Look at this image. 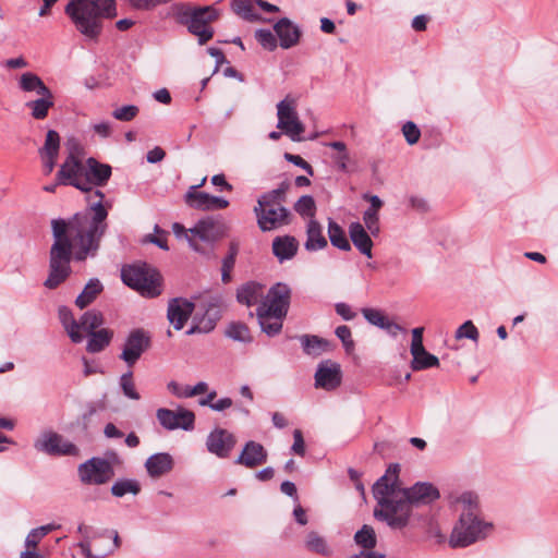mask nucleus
<instances>
[{
  "label": "nucleus",
  "mask_w": 558,
  "mask_h": 558,
  "mask_svg": "<svg viewBox=\"0 0 558 558\" xmlns=\"http://www.w3.org/2000/svg\"><path fill=\"white\" fill-rule=\"evenodd\" d=\"M104 198V193L96 190L88 196L84 211L70 219L51 221L53 243L49 252V274L44 282L47 289H56L69 278L72 259L83 262L96 256L108 227Z\"/></svg>",
  "instance_id": "f257e3e1"
},
{
  "label": "nucleus",
  "mask_w": 558,
  "mask_h": 558,
  "mask_svg": "<svg viewBox=\"0 0 558 558\" xmlns=\"http://www.w3.org/2000/svg\"><path fill=\"white\" fill-rule=\"evenodd\" d=\"M400 464L392 463L373 486L378 507L374 517L392 529H402L409 523L412 507L427 505L439 498L438 489L430 483L417 482L403 488L399 480Z\"/></svg>",
  "instance_id": "f03ea898"
},
{
  "label": "nucleus",
  "mask_w": 558,
  "mask_h": 558,
  "mask_svg": "<svg viewBox=\"0 0 558 558\" xmlns=\"http://www.w3.org/2000/svg\"><path fill=\"white\" fill-rule=\"evenodd\" d=\"M450 505L456 512H460L459 521L449 537L450 547L463 548L486 537L492 530V524L480 518L476 494L472 492L451 494Z\"/></svg>",
  "instance_id": "7ed1b4c3"
},
{
  "label": "nucleus",
  "mask_w": 558,
  "mask_h": 558,
  "mask_svg": "<svg viewBox=\"0 0 558 558\" xmlns=\"http://www.w3.org/2000/svg\"><path fill=\"white\" fill-rule=\"evenodd\" d=\"M64 13L86 41L97 43L104 31V20H112L118 15L117 1L70 0Z\"/></svg>",
  "instance_id": "20e7f679"
},
{
  "label": "nucleus",
  "mask_w": 558,
  "mask_h": 558,
  "mask_svg": "<svg viewBox=\"0 0 558 558\" xmlns=\"http://www.w3.org/2000/svg\"><path fill=\"white\" fill-rule=\"evenodd\" d=\"M289 184L282 182L277 189L262 194L253 211L258 228L264 231L277 230L290 223L291 214L282 203L284 202Z\"/></svg>",
  "instance_id": "39448f33"
},
{
  "label": "nucleus",
  "mask_w": 558,
  "mask_h": 558,
  "mask_svg": "<svg viewBox=\"0 0 558 558\" xmlns=\"http://www.w3.org/2000/svg\"><path fill=\"white\" fill-rule=\"evenodd\" d=\"M170 14L179 24L186 26L191 34L197 36L199 45H204L213 38L214 29L210 23L218 17V11L214 7L175 3L170 8Z\"/></svg>",
  "instance_id": "423d86ee"
},
{
  "label": "nucleus",
  "mask_w": 558,
  "mask_h": 558,
  "mask_svg": "<svg viewBox=\"0 0 558 558\" xmlns=\"http://www.w3.org/2000/svg\"><path fill=\"white\" fill-rule=\"evenodd\" d=\"M121 277L126 286L138 291L143 296L155 298L161 293L160 274L146 264L123 267Z\"/></svg>",
  "instance_id": "0eeeda50"
},
{
  "label": "nucleus",
  "mask_w": 558,
  "mask_h": 558,
  "mask_svg": "<svg viewBox=\"0 0 558 558\" xmlns=\"http://www.w3.org/2000/svg\"><path fill=\"white\" fill-rule=\"evenodd\" d=\"M83 149L78 144L70 146V153L57 172L58 183L71 185L87 193L86 161L83 162Z\"/></svg>",
  "instance_id": "6e6552de"
},
{
  "label": "nucleus",
  "mask_w": 558,
  "mask_h": 558,
  "mask_svg": "<svg viewBox=\"0 0 558 558\" xmlns=\"http://www.w3.org/2000/svg\"><path fill=\"white\" fill-rule=\"evenodd\" d=\"M225 225L217 219H201L190 229L189 245L193 251L208 255L214 251V244L225 235Z\"/></svg>",
  "instance_id": "1a4fd4ad"
},
{
  "label": "nucleus",
  "mask_w": 558,
  "mask_h": 558,
  "mask_svg": "<svg viewBox=\"0 0 558 558\" xmlns=\"http://www.w3.org/2000/svg\"><path fill=\"white\" fill-rule=\"evenodd\" d=\"M277 117V128L292 141H301V135L304 133L305 126L299 119L295 100L290 97H286L283 100L278 102Z\"/></svg>",
  "instance_id": "9d476101"
},
{
  "label": "nucleus",
  "mask_w": 558,
  "mask_h": 558,
  "mask_svg": "<svg viewBox=\"0 0 558 558\" xmlns=\"http://www.w3.org/2000/svg\"><path fill=\"white\" fill-rule=\"evenodd\" d=\"M150 345L151 335L149 331L143 328L132 329L122 344L119 357L129 367H133Z\"/></svg>",
  "instance_id": "9b49d317"
},
{
  "label": "nucleus",
  "mask_w": 558,
  "mask_h": 558,
  "mask_svg": "<svg viewBox=\"0 0 558 558\" xmlns=\"http://www.w3.org/2000/svg\"><path fill=\"white\" fill-rule=\"evenodd\" d=\"M77 474L85 485H104L113 477L114 471L106 459L93 457L78 465Z\"/></svg>",
  "instance_id": "f8f14e48"
},
{
  "label": "nucleus",
  "mask_w": 558,
  "mask_h": 558,
  "mask_svg": "<svg viewBox=\"0 0 558 558\" xmlns=\"http://www.w3.org/2000/svg\"><path fill=\"white\" fill-rule=\"evenodd\" d=\"M290 295V288L286 283L278 282L269 289L256 311L283 318L288 313Z\"/></svg>",
  "instance_id": "ddd939ff"
},
{
  "label": "nucleus",
  "mask_w": 558,
  "mask_h": 558,
  "mask_svg": "<svg viewBox=\"0 0 558 558\" xmlns=\"http://www.w3.org/2000/svg\"><path fill=\"white\" fill-rule=\"evenodd\" d=\"M156 417L159 424L167 430L178 428L192 430L194 428V413L182 407H178L175 410L160 408L156 412Z\"/></svg>",
  "instance_id": "4468645a"
},
{
  "label": "nucleus",
  "mask_w": 558,
  "mask_h": 558,
  "mask_svg": "<svg viewBox=\"0 0 558 558\" xmlns=\"http://www.w3.org/2000/svg\"><path fill=\"white\" fill-rule=\"evenodd\" d=\"M34 447L38 451L51 456H76L78 453V449L74 444L53 432L41 434L35 441Z\"/></svg>",
  "instance_id": "2eb2a0df"
},
{
  "label": "nucleus",
  "mask_w": 558,
  "mask_h": 558,
  "mask_svg": "<svg viewBox=\"0 0 558 558\" xmlns=\"http://www.w3.org/2000/svg\"><path fill=\"white\" fill-rule=\"evenodd\" d=\"M235 444V436L229 430L220 427L213 429L206 438V448L208 452L220 459L228 458Z\"/></svg>",
  "instance_id": "dca6fc26"
},
{
  "label": "nucleus",
  "mask_w": 558,
  "mask_h": 558,
  "mask_svg": "<svg viewBox=\"0 0 558 558\" xmlns=\"http://www.w3.org/2000/svg\"><path fill=\"white\" fill-rule=\"evenodd\" d=\"M206 181L204 178L199 184L203 185ZM196 186H192L190 191L185 195V201L192 208L199 210H215V209H223L228 207L229 202L222 197L213 196L205 192H197Z\"/></svg>",
  "instance_id": "f3484780"
},
{
  "label": "nucleus",
  "mask_w": 558,
  "mask_h": 558,
  "mask_svg": "<svg viewBox=\"0 0 558 558\" xmlns=\"http://www.w3.org/2000/svg\"><path fill=\"white\" fill-rule=\"evenodd\" d=\"M341 384L340 365L330 360L318 364L315 373V386L325 390H333Z\"/></svg>",
  "instance_id": "a211bd4d"
},
{
  "label": "nucleus",
  "mask_w": 558,
  "mask_h": 558,
  "mask_svg": "<svg viewBox=\"0 0 558 558\" xmlns=\"http://www.w3.org/2000/svg\"><path fill=\"white\" fill-rule=\"evenodd\" d=\"M194 303L182 298L169 301L167 317L175 330H181L194 311Z\"/></svg>",
  "instance_id": "6ab92c4d"
},
{
  "label": "nucleus",
  "mask_w": 558,
  "mask_h": 558,
  "mask_svg": "<svg viewBox=\"0 0 558 558\" xmlns=\"http://www.w3.org/2000/svg\"><path fill=\"white\" fill-rule=\"evenodd\" d=\"M274 31L279 39L280 47L290 49L300 41L302 31L290 19L282 17L275 25Z\"/></svg>",
  "instance_id": "aec40b11"
},
{
  "label": "nucleus",
  "mask_w": 558,
  "mask_h": 558,
  "mask_svg": "<svg viewBox=\"0 0 558 558\" xmlns=\"http://www.w3.org/2000/svg\"><path fill=\"white\" fill-rule=\"evenodd\" d=\"M267 458L268 453L264 446L254 440H250L244 445L241 453L235 460V463L248 469H254L264 464L267 461Z\"/></svg>",
  "instance_id": "412c9836"
},
{
  "label": "nucleus",
  "mask_w": 558,
  "mask_h": 558,
  "mask_svg": "<svg viewBox=\"0 0 558 558\" xmlns=\"http://www.w3.org/2000/svg\"><path fill=\"white\" fill-rule=\"evenodd\" d=\"M87 193L92 192L95 186H104L111 177V167L100 163L90 157L86 160Z\"/></svg>",
  "instance_id": "4be33fe9"
},
{
  "label": "nucleus",
  "mask_w": 558,
  "mask_h": 558,
  "mask_svg": "<svg viewBox=\"0 0 558 558\" xmlns=\"http://www.w3.org/2000/svg\"><path fill=\"white\" fill-rule=\"evenodd\" d=\"M99 541H106L108 543L106 549H96L95 551H92L90 542L86 539L78 544L82 554L86 558H104L108 554L112 553L120 545L119 535L116 531H110L102 535H99Z\"/></svg>",
  "instance_id": "5701e85b"
},
{
  "label": "nucleus",
  "mask_w": 558,
  "mask_h": 558,
  "mask_svg": "<svg viewBox=\"0 0 558 558\" xmlns=\"http://www.w3.org/2000/svg\"><path fill=\"white\" fill-rule=\"evenodd\" d=\"M349 235L353 243V245L356 247V250L365 255L366 257L371 258L373 256L372 248H373V241L371 239V233L367 232L364 228V226L360 222H352L349 226Z\"/></svg>",
  "instance_id": "b1692460"
},
{
  "label": "nucleus",
  "mask_w": 558,
  "mask_h": 558,
  "mask_svg": "<svg viewBox=\"0 0 558 558\" xmlns=\"http://www.w3.org/2000/svg\"><path fill=\"white\" fill-rule=\"evenodd\" d=\"M298 250L299 242L292 235L277 236L272 241V253L279 259V262L293 258Z\"/></svg>",
  "instance_id": "393cba45"
},
{
  "label": "nucleus",
  "mask_w": 558,
  "mask_h": 558,
  "mask_svg": "<svg viewBox=\"0 0 558 558\" xmlns=\"http://www.w3.org/2000/svg\"><path fill=\"white\" fill-rule=\"evenodd\" d=\"M362 314L369 324L386 330L393 337L402 330L398 324L391 322L380 310L366 307L362 310Z\"/></svg>",
  "instance_id": "a878e982"
},
{
  "label": "nucleus",
  "mask_w": 558,
  "mask_h": 558,
  "mask_svg": "<svg viewBox=\"0 0 558 558\" xmlns=\"http://www.w3.org/2000/svg\"><path fill=\"white\" fill-rule=\"evenodd\" d=\"M145 468L149 476L160 477L172 470L173 459L166 452L155 453L146 460Z\"/></svg>",
  "instance_id": "bb28decb"
},
{
  "label": "nucleus",
  "mask_w": 558,
  "mask_h": 558,
  "mask_svg": "<svg viewBox=\"0 0 558 558\" xmlns=\"http://www.w3.org/2000/svg\"><path fill=\"white\" fill-rule=\"evenodd\" d=\"M327 240L323 234L322 225L315 220L310 219L306 225V241L304 247L308 252L323 250L327 246Z\"/></svg>",
  "instance_id": "cd10ccee"
},
{
  "label": "nucleus",
  "mask_w": 558,
  "mask_h": 558,
  "mask_svg": "<svg viewBox=\"0 0 558 558\" xmlns=\"http://www.w3.org/2000/svg\"><path fill=\"white\" fill-rule=\"evenodd\" d=\"M59 319L66 330L68 336L74 343H81L84 335L80 331L78 320H76L70 308L66 306L59 307Z\"/></svg>",
  "instance_id": "c85d7f7f"
},
{
  "label": "nucleus",
  "mask_w": 558,
  "mask_h": 558,
  "mask_svg": "<svg viewBox=\"0 0 558 558\" xmlns=\"http://www.w3.org/2000/svg\"><path fill=\"white\" fill-rule=\"evenodd\" d=\"M264 287L257 282L250 281L241 286L236 291V300L246 306L256 304L263 296Z\"/></svg>",
  "instance_id": "c756f323"
},
{
  "label": "nucleus",
  "mask_w": 558,
  "mask_h": 558,
  "mask_svg": "<svg viewBox=\"0 0 558 558\" xmlns=\"http://www.w3.org/2000/svg\"><path fill=\"white\" fill-rule=\"evenodd\" d=\"M19 87L25 93H35L38 96L47 95L51 92L44 81L33 72H25L20 76Z\"/></svg>",
  "instance_id": "7c9ffc66"
},
{
  "label": "nucleus",
  "mask_w": 558,
  "mask_h": 558,
  "mask_svg": "<svg viewBox=\"0 0 558 558\" xmlns=\"http://www.w3.org/2000/svg\"><path fill=\"white\" fill-rule=\"evenodd\" d=\"M52 92L41 95L35 100H29L25 106L31 110V116L35 120H44L48 117L49 110L53 107Z\"/></svg>",
  "instance_id": "2f4dec72"
},
{
  "label": "nucleus",
  "mask_w": 558,
  "mask_h": 558,
  "mask_svg": "<svg viewBox=\"0 0 558 558\" xmlns=\"http://www.w3.org/2000/svg\"><path fill=\"white\" fill-rule=\"evenodd\" d=\"M88 337L86 350L90 353H97L109 345L113 332L110 329L102 328L88 333Z\"/></svg>",
  "instance_id": "473e14b6"
},
{
  "label": "nucleus",
  "mask_w": 558,
  "mask_h": 558,
  "mask_svg": "<svg viewBox=\"0 0 558 558\" xmlns=\"http://www.w3.org/2000/svg\"><path fill=\"white\" fill-rule=\"evenodd\" d=\"M305 547L307 550L325 557L332 555V548L328 544L327 539L315 531L307 533L305 538Z\"/></svg>",
  "instance_id": "72a5a7b5"
},
{
  "label": "nucleus",
  "mask_w": 558,
  "mask_h": 558,
  "mask_svg": "<svg viewBox=\"0 0 558 558\" xmlns=\"http://www.w3.org/2000/svg\"><path fill=\"white\" fill-rule=\"evenodd\" d=\"M328 236L332 246L345 252L351 250V244L344 230L330 218L328 220Z\"/></svg>",
  "instance_id": "f704fd0d"
},
{
  "label": "nucleus",
  "mask_w": 558,
  "mask_h": 558,
  "mask_svg": "<svg viewBox=\"0 0 558 558\" xmlns=\"http://www.w3.org/2000/svg\"><path fill=\"white\" fill-rule=\"evenodd\" d=\"M102 291V284L98 279H90L85 286L82 293L76 298L75 304L81 310L88 306L96 296Z\"/></svg>",
  "instance_id": "c9c22d12"
},
{
  "label": "nucleus",
  "mask_w": 558,
  "mask_h": 558,
  "mask_svg": "<svg viewBox=\"0 0 558 558\" xmlns=\"http://www.w3.org/2000/svg\"><path fill=\"white\" fill-rule=\"evenodd\" d=\"M102 324L104 316L99 311L96 310L85 312L78 320L80 331L83 335L84 332L88 335L93 331H97L96 329L100 327Z\"/></svg>",
  "instance_id": "e433bc0d"
},
{
  "label": "nucleus",
  "mask_w": 558,
  "mask_h": 558,
  "mask_svg": "<svg viewBox=\"0 0 558 558\" xmlns=\"http://www.w3.org/2000/svg\"><path fill=\"white\" fill-rule=\"evenodd\" d=\"M304 352L307 355L317 356L325 352L329 345L328 341L317 336L304 335L300 337Z\"/></svg>",
  "instance_id": "4c0bfd02"
},
{
  "label": "nucleus",
  "mask_w": 558,
  "mask_h": 558,
  "mask_svg": "<svg viewBox=\"0 0 558 558\" xmlns=\"http://www.w3.org/2000/svg\"><path fill=\"white\" fill-rule=\"evenodd\" d=\"M262 330L269 337L278 335L282 329V318L256 311Z\"/></svg>",
  "instance_id": "58836bf2"
},
{
  "label": "nucleus",
  "mask_w": 558,
  "mask_h": 558,
  "mask_svg": "<svg viewBox=\"0 0 558 558\" xmlns=\"http://www.w3.org/2000/svg\"><path fill=\"white\" fill-rule=\"evenodd\" d=\"M412 356L413 360L411 366L414 371L426 369L439 365L438 357L427 352L425 348L415 354H412Z\"/></svg>",
  "instance_id": "ea45409f"
},
{
  "label": "nucleus",
  "mask_w": 558,
  "mask_h": 558,
  "mask_svg": "<svg viewBox=\"0 0 558 558\" xmlns=\"http://www.w3.org/2000/svg\"><path fill=\"white\" fill-rule=\"evenodd\" d=\"M355 543L364 549H372L376 546V534L372 526L364 524L354 535Z\"/></svg>",
  "instance_id": "a19ab883"
},
{
  "label": "nucleus",
  "mask_w": 558,
  "mask_h": 558,
  "mask_svg": "<svg viewBox=\"0 0 558 558\" xmlns=\"http://www.w3.org/2000/svg\"><path fill=\"white\" fill-rule=\"evenodd\" d=\"M140 490V484L134 480H119L111 486V494L116 497H123L126 494L137 495Z\"/></svg>",
  "instance_id": "79ce46f5"
},
{
  "label": "nucleus",
  "mask_w": 558,
  "mask_h": 558,
  "mask_svg": "<svg viewBox=\"0 0 558 558\" xmlns=\"http://www.w3.org/2000/svg\"><path fill=\"white\" fill-rule=\"evenodd\" d=\"M294 210L304 218L314 219L316 204L311 195L301 196L294 204Z\"/></svg>",
  "instance_id": "37998d69"
},
{
  "label": "nucleus",
  "mask_w": 558,
  "mask_h": 558,
  "mask_svg": "<svg viewBox=\"0 0 558 558\" xmlns=\"http://www.w3.org/2000/svg\"><path fill=\"white\" fill-rule=\"evenodd\" d=\"M226 335L232 340L240 342H250L252 340L248 327L242 323L230 324Z\"/></svg>",
  "instance_id": "c03bdc74"
},
{
  "label": "nucleus",
  "mask_w": 558,
  "mask_h": 558,
  "mask_svg": "<svg viewBox=\"0 0 558 558\" xmlns=\"http://www.w3.org/2000/svg\"><path fill=\"white\" fill-rule=\"evenodd\" d=\"M120 387L123 395L131 400H140L141 396L136 390L135 383L133 380V373L129 371L121 375L120 377Z\"/></svg>",
  "instance_id": "a18cd8bd"
},
{
  "label": "nucleus",
  "mask_w": 558,
  "mask_h": 558,
  "mask_svg": "<svg viewBox=\"0 0 558 558\" xmlns=\"http://www.w3.org/2000/svg\"><path fill=\"white\" fill-rule=\"evenodd\" d=\"M60 136L54 130H49L46 135L44 146L39 149V155H59Z\"/></svg>",
  "instance_id": "49530a36"
},
{
  "label": "nucleus",
  "mask_w": 558,
  "mask_h": 558,
  "mask_svg": "<svg viewBox=\"0 0 558 558\" xmlns=\"http://www.w3.org/2000/svg\"><path fill=\"white\" fill-rule=\"evenodd\" d=\"M454 338L457 340L470 339L474 342H477L480 332L472 320H466L456 330Z\"/></svg>",
  "instance_id": "de8ad7c7"
},
{
  "label": "nucleus",
  "mask_w": 558,
  "mask_h": 558,
  "mask_svg": "<svg viewBox=\"0 0 558 558\" xmlns=\"http://www.w3.org/2000/svg\"><path fill=\"white\" fill-rule=\"evenodd\" d=\"M255 38L266 50L274 51L278 46L277 37L269 29H257Z\"/></svg>",
  "instance_id": "09e8293b"
},
{
  "label": "nucleus",
  "mask_w": 558,
  "mask_h": 558,
  "mask_svg": "<svg viewBox=\"0 0 558 558\" xmlns=\"http://www.w3.org/2000/svg\"><path fill=\"white\" fill-rule=\"evenodd\" d=\"M363 221H364V225H365V227H364L365 230L367 229V231L373 236H377L379 234L380 227H379V216H378V213L365 210L364 214H363Z\"/></svg>",
  "instance_id": "8fccbe9b"
},
{
  "label": "nucleus",
  "mask_w": 558,
  "mask_h": 558,
  "mask_svg": "<svg viewBox=\"0 0 558 558\" xmlns=\"http://www.w3.org/2000/svg\"><path fill=\"white\" fill-rule=\"evenodd\" d=\"M233 11L242 17L253 21L257 16L252 12L251 0H232Z\"/></svg>",
  "instance_id": "3c124183"
},
{
  "label": "nucleus",
  "mask_w": 558,
  "mask_h": 558,
  "mask_svg": "<svg viewBox=\"0 0 558 558\" xmlns=\"http://www.w3.org/2000/svg\"><path fill=\"white\" fill-rule=\"evenodd\" d=\"M138 113V108L134 105H126L120 108H117L112 112V117L119 121H131Z\"/></svg>",
  "instance_id": "603ef678"
},
{
  "label": "nucleus",
  "mask_w": 558,
  "mask_h": 558,
  "mask_svg": "<svg viewBox=\"0 0 558 558\" xmlns=\"http://www.w3.org/2000/svg\"><path fill=\"white\" fill-rule=\"evenodd\" d=\"M336 336L341 340L347 352H350L354 348V341L352 340L351 330L348 326H338L335 330Z\"/></svg>",
  "instance_id": "864d4df0"
},
{
  "label": "nucleus",
  "mask_w": 558,
  "mask_h": 558,
  "mask_svg": "<svg viewBox=\"0 0 558 558\" xmlns=\"http://www.w3.org/2000/svg\"><path fill=\"white\" fill-rule=\"evenodd\" d=\"M131 8L138 11H150L160 4H166L169 0H128Z\"/></svg>",
  "instance_id": "5fc2aeb1"
},
{
  "label": "nucleus",
  "mask_w": 558,
  "mask_h": 558,
  "mask_svg": "<svg viewBox=\"0 0 558 558\" xmlns=\"http://www.w3.org/2000/svg\"><path fill=\"white\" fill-rule=\"evenodd\" d=\"M402 133L410 145L418 142L421 131L414 122L408 121L402 126Z\"/></svg>",
  "instance_id": "6e6d98bb"
},
{
  "label": "nucleus",
  "mask_w": 558,
  "mask_h": 558,
  "mask_svg": "<svg viewBox=\"0 0 558 558\" xmlns=\"http://www.w3.org/2000/svg\"><path fill=\"white\" fill-rule=\"evenodd\" d=\"M238 253H239V242L236 240H232L229 243L228 254L222 259V265L227 266V268H233Z\"/></svg>",
  "instance_id": "4d7b16f0"
},
{
  "label": "nucleus",
  "mask_w": 558,
  "mask_h": 558,
  "mask_svg": "<svg viewBox=\"0 0 558 558\" xmlns=\"http://www.w3.org/2000/svg\"><path fill=\"white\" fill-rule=\"evenodd\" d=\"M423 327H416L412 330V342H411V354H415L416 352L424 349L423 345Z\"/></svg>",
  "instance_id": "13d9d810"
},
{
  "label": "nucleus",
  "mask_w": 558,
  "mask_h": 558,
  "mask_svg": "<svg viewBox=\"0 0 558 558\" xmlns=\"http://www.w3.org/2000/svg\"><path fill=\"white\" fill-rule=\"evenodd\" d=\"M284 158L289 162L305 170L310 175L314 174L313 167L306 160H304L301 156L287 153L284 155Z\"/></svg>",
  "instance_id": "bf43d9fd"
},
{
  "label": "nucleus",
  "mask_w": 558,
  "mask_h": 558,
  "mask_svg": "<svg viewBox=\"0 0 558 558\" xmlns=\"http://www.w3.org/2000/svg\"><path fill=\"white\" fill-rule=\"evenodd\" d=\"M293 439H294V441L291 447V450L295 454L303 457L305 453V444H304L302 432L300 429H294Z\"/></svg>",
  "instance_id": "052dcab7"
},
{
  "label": "nucleus",
  "mask_w": 558,
  "mask_h": 558,
  "mask_svg": "<svg viewBox=\"0 0 558 558\" xmlns=\"http://www.w3.org/2000/svg\"><path fill=\"white\" fill-rule=\"evenodd\" d=\"M336 313L341 316L344 320H352L355 317V313L351 306L347 303L340 302L335 305Z\"/></svg>",
  "instance_id": "680f3d73"
},
{
  "label": "nucleus",
  "mask_w": 558,
  "mask_h": 558,
  "mask_svg": "<svg viewBox=\"0 0 558 558\" xmlns=\"http://www.w3.org/2000/svg\"><path fill=\"white\" fill-rule=\"evenodd\" d=\"M167 389L177 398H187V386H182L179 383L171 380L167 384Z\"/></svg>",
  "instance_id": "e2e57ef3"
},
{
  "label": "nucleus",
  "mask_w": 558,
  "mask_h": 558,
  "mask_svg": "<svg viewBox=\"0 0 558 558\" xmlns=\"http://www.w3.org/2000/svg\"><path fill=\"white\" fill-rule=\"evenodd\" d=\"M331 158L340 171L348 170V162L350 160L348 150L336 153Z\"/></svg>",
  "instance_id": "0e129e2a"
},
{
  "label": "nucleus",
  "mask_w": 558,
  "mask_h": 558,
  "mask_svg": "<svg viewBox=\"0 0 558 558\" xmlns=\"http://www.w3.org/2000/svg\"><path fill=\"white\" fill-rule=\"evenodd\" d=\"M43 160V168L45 174H50L56 166L58 156L56 155H40Z\"/></svg>",
  "instance_id": "69168bd1"
},
{
  "label": "nucleus",
  "mask_w": 558,
  "mask_h": 558,
  "mask_svg": "<svg viewBox=\"0 0 558 558\" xmlns=\"http://www.w3.org/2000/svg\"><path fill=\"white\" fill-rule=\"evenodd\" d=\"M165 151L160 147H155L154 149L149 150L147 153V161L150 163H156L158 161H161L165 158Z\"/></svg>",
  "instance_id": "338daca9"
},
{
  "label": "nucleus",
  "mask_w": 558,
  "mask_h": 558,
  "mask_svg": "<svg viewBox=\"0 0 558 558\" xmlns=\"http://www.w3.org/2000/svg\"><path fill=\"white\" fill-rule=\"evenodd\" d=\"M43 537L33 529L26 536L25 546L27 548H36Z\"/></svg>",
  "instance_id": "774afa93"
}]
</instances>
